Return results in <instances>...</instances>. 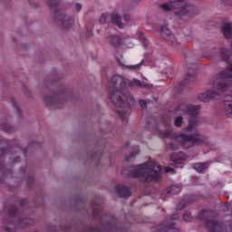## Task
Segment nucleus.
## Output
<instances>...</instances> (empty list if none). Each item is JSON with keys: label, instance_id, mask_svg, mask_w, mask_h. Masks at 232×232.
Listing matches in <instances>:
<instances>
[{"label": "nucleus", "instance_id": "obj_1", "mask_svg": "<svg viewBox=\"0 0 232 232\" xmlns=\"http://www.w3.org/2000/svg\"><path fill=\"white\" fill-rule=\"evenodd\" d=\"M160 8L165 13L173 12L174 17L181 21L186 17L188 19L195 17L198 14L197 6L188 0H169L160 5Z\"/></svg>", "mask_w": 232, "mask_h": 232}, {"label": "nucleus", "instance_id": "obj_2", "mask_svg": "<svg viewBox=\"0 0 232 232\" xmlns=\"http://www.w3.org/2000/svg\"><path fill=\"white\" fill-rule=\"evenodd\" d=\"M160 139H172V141L169 145V150L172 151L175 150H179V144L183 148H192L195 144H202L204 142V139L198 132L194 134H179L175 136L173 139V131L167 130H160Z\"/></svg>", "mask_w": 232, "mask_h": 232}, {"label": "nucleus", "instance_id": "obj_3", "mask_svg": "<svg viewBox=\"0 0 232 232\" xmlns=\"http://www.w3.org/2000/svg\"><path fill=\"white\" fill-rule=\"evenodd\" d=\"M161 171L162 168L157 161H147L132 168L130 175L141 179L142 182H152V180H160Z\"/></svg>", "mask_w": 232, "mask_h": 232}, {"label": "nucleus", "instance_id": "obj_4", "mask_svg": "<svg viewBox=\"0 0 232 232\" xmlns=\"http://www.w3.org/2000/svg\"><path fill=\"white\" fill-rule=\"evenodd\" d=\"M17 215V208L15 206H11L9 208V218H5L3 220V227L1 232H15V227H28V226L34 225V220L28 218H22L18 219L16 225L13 224L12 217Z\"/></svg>", "mask_w": 232, "mask_h": 232}, {"label": "nucleus", "instance_id": "obj_5", "mask_svg": "<svg viewBox=\"0 0 232 232\" xmlns=\"http://www.w3.org/2000/svg\"><path fill=\"white\" fill-rule=\"evenodd\" d=\"M59 0H48V5L55 23H57L63 30H68V28H72L73 26V18L70 15L64 14V12L57 7L59 6Z\"/></svg>", "mask_w": 232, "mask_h": 232}, {"label": "nucleus", "instance_id": "obj_6", "mask_svg": "<svg viewBox=\"0 0 232 232\" xmlns=\"http://www.w3.org/2000/svg\"><path fill=\"white\" fill-rule=\"evenodd\" d=\"M66 90L60 86L53 93V96H45L44 101L47 106H55L56 108H63V104L66 102Z\"/></svg>", "mask_w": 232, "mask_h": 232}, {"label": "nucleus", "instance_id": "obj_7", "mask_svg": "<svg viewBox=\"0 0 232 232\" xmlns=\"http://www.w3.org/2000/svg\"><path fill=\"white\" fill-rule=\"evenodd\" d=\"M126 89H111L110 100L114 106L122 107L124 104L129 103L131 101V97L128 96L125 92Z\"/></svg>", "mask_w": 232, "mask_h": 232}, {"label": "nucleus", "instance_id": "obj_8", "mask_svg": "<svg viewBox=\"0 0 232 232\" xmlns=\"http://www.w3.org/2000/svg\"><path fill=\"white\" fill-rule=\"evenodd\" d=\"M200 113L199 105H188L186 103H179L175 109L176 115H189L190 117H197Z\"/></svg>", "mask_w": 232, "mask_h": 232}, {"label": "nucleus", "instance_id": "obj_9", "mask_svg": "<svg viewBox=\"0 0 232 232\" xmlns=\"http://www.w3.org/2000/svg\"><path fill=\"white\" fill-rule=\"evenodd\" d=\"M160 35L162 39H164V41H167L168 44H170V46H179V43L177 40V37L175 36V34L171 33V31L169 30V28H168V26L166 25L161 26Z\"/></svg>", "mask_w": 232, "mask_h": 232}, {"label": "nucleus", "instance_id": "obj_10", "mask_svg": "<svg viewBox=\"0 0 232 232\" xmlns=\"http://www.w3.org/2000/svg\"><path fill=\"white\" fill-rule=\"evenodd\" d=\"M109 86L110 90H126L124 77L119 74L113 75L110 81Z\"/></svg>", "mask_w": 232, "mask_h": 232}, {"label": "nucleus", "instance_id": "obj_11", "mask_svg": "<svg viewBox=\"0 0 232 232\" xmlns=\"http://www.w3.org/2000/svg\"><path fill=\"white\" fill-rule=\"evenodd\" d=\"M116 194L118 195L119 198H128L131 197V190L128 187L118 186L116 188Z\"/></svg>", "mask_w": 232, "mask_h": 232}, {"label": "nucleus", "instance_id": "obj_12", "mask_svg": "<svg viewBox=\"0 0 232 232\" xmlns=\"http://www.w3.org/2000/svg\"><path fill=\"white\" fill-rule=\"evenodd\" d=\"M206 227L208 232H222V227L218 222L211 220V219H206Z\"/></svg>", "mask_w": 232, "mask_h": 232}, {"label": "nucleus", "instance_id": "obj_13", "mask_svg": "<svg viewBox=\"0 0 232 232\" xmlns=\"http://www.w3.org/2000/svg\"><path fill=\"white\" fill-rule=\"evenodd\" d=\"M157 232H179V228H176L175 224L171 222L169 225H160L157 227Z\"/></svg>", "mask_w": 232, "mask_h": 232}, {"label": "nucleus", "instance_id": "obj_14", "mask_svg": "<svg viewBox=\"0 0 232 232\" xmlns=\"http://www.w3.org/2000/svg\"><path fill=\"white\" fill-rule=\"evenodd\" d=\"M170 159L175 164H182L186 160V154L184 152L173 153Z\"/></svg>", "mask_w": 232, "mask_h": 232}, {"label": "nucleus", "instance_id": "obj_15", "mask_svg": "<svg viewBox=\"0 0 232 232\" xmlns=\"http://www.w3.org/2000/svg\"><path fill=\"white\" fill-rule=\"evenodd\" d=\"M110 43L114 48H121L124 44V38L115 35L111 38Z\"/></svg>", "mask_w": 232, "mask_h": 232}, {"label": "nucleus", "instance_id": "obj_16", "mask_svg": "<svg viewBox=\"0 0 232 232\" xmlns=\"http://www.w3.org/2000/svg\"><path fill=\"white\" fill-rule=\"evenodd\" d=\"M197 79V71H194L192 73H188L183 81L181 82L182 86H186V84H190V82H194Z\"/></svg>", "mask_w": 232, "mask_h": 232}, {"label": "nucleus", "instance_id": "obj_17", "mask_svg": "<svg viewBox=\"0 0 232 232\" xmlns=\"http://www.w3.org/2000/svg\"><path fill=\"white\" fill-rule=\"evenodd\" d=\"M111 20L112 24H115L116 26H118V28H124V24L121 21V18L119 14H111Z\"/></svg>", "mask_w": 232, "mask_h": 232}, {"label": "nucleus", "instance_id": "obj_18", "mask_svg": "<svg viewBox=\"0 0 232 232\" xmlns=\"http://www.w3.org/2000/svg\"><path fill=\"white\" fill-rule=\"evenodd\" d=\"M222 32L227 39H231V36H232L231 24H224L222 26Z\"/></svg>", "mask_w": 232, "mask_h": 232}, {"label": "nucleus", "instance_id": "obj_19", "mask_svg": "<svg viewBox=\"0 0 232 232\" xmlns=\"http://www.w3.org/2000/svg\"><path fill=\"white\" fill-rule=\"evenodd\" d=\"M192 168L198 171V173H202L205 169H208L209 168V164L208 162L204 163H195Z\"/></svg>", "mask_w": 232, "mask_h": 232}, {"label": "nucleus", "instance_id": "obj_20", "mask_svg": "<svg viewBox=\"0 0 232 232\" xmlns=\"http://www.w3.org/2000/svg\"><path fill=\"white\" fill-rule=\"evenodd\" d=\"M219 57L221 61L227 63L229 61V57H231V52H229L227 49H221L219 53Z\"/></svg>", "mask_w": 232, "mask_h": 232}, {"label": "nucleus", "instance_id": "obj_21", "mask_svg": "<svg viewBox=\"0 0 232 232\" xmlns=\"http://www.w3.org/2000/svg\"><path fill=\"white\" fill-rule=\"evenodd\" d=\"M200 120L198 118H194L190 120L187 127V131H191L195 128V126H198Z\"/></svg>", "mask_w": 232, "mask_h": 232}, {"label": "nucleus", "instance_id": "obj_22", "mask_svg": "<svg viewBox=\"0 0 232 232\" xmlns=\"http://www.w3.org/2000/svg\"><path fill=\"white\" fill-rule=\"evenodd\" d=\"M181 188L177 185H172L168 190L167 193H170V195H179L180 193Z\"/></svg>", "mask_w": 232, "mask_h": 232}, {"label": "nucleus", "instance_id": "obj_23", "mask_svg": "<svg viewBox=\"0 0 232 232\" xmlns=\"http://www.w3.org/2000/svg\"><path fill=\"white\" fill-rule=\"evenodd\" d=\"M140 66H142V62L135 65H124V68L130 72H137L140 70Z\"/></svg>", "mask_w": 232, "mask_h": 232}, {"label": "nucleus", "instance_id": "obj_24", "mask_svg": "<svg viewBox=\"0 0 232 232\" xmlns=\"http://www.w3.org/2000/svg\"><path fill=\"white\" fill-rule=\"evenodd\" d=\"M0 128L3 130V131H5V133H14L15 130V129H14V127L10 126L8 123L1 125Z\"/></svg>", "mask_w": 232, "mask_h": 232}, {"label": "nucleus", "instance_id": "obj_25", "mask_svg": "<svg viewBox=\"0 0 232 232\" xmlns=\"http://www.w3.org/2000/svg\"><path fill=\"white\" fill-rule=\"evenodd\" d=\"M132 84L134 86H138V88H151V85L150 84H145L143 82H141L139 80H133L132 81Z\"/></svg>", "mask_w": 232, "mask_h": 232}, {"label": "nucleus", "instance_id": "obj_26", "mask_svg": "<svg viewBox=\"0 0 232 232\" xmlns=\"http://www.w3.org/2000/svg\"><path fill=\"white\" fill-rule=\"evenodd\" d=\"M182 122H184V119L182 118V116H178L174 120V126H176L177 128H180V126H182Z\"/></svg>", "mask_w": 232, "mask_h": 232}, {"label": "nucleus", "instance_id": "obj_27", "mask_svg": "<svg viewBox=\"0 0 232 232\" xmlns=\"http://www.w3.org/2000/svg\"><path fill=\"white\" fill-rule=\"evenodd\" d=\"M192 217H191V213L189 212H185L183 215V220L185 222H191Z\"/></svg>", "mask_w": 232, "mask_h": 232}, {"label": "nucleus", "instance_id": "obj_28", "mask_svg": "<svg viewBox=\"0 0 232 232\" xmlns=\"http://www.w3.org/2000/svg\"><path fill=\"white\" fill-rule=\"evenodd\" d=\"M139 37H140V39H141V41H143V43H144V44H146V46H148V44H150V43L146 40V36L144 35L143 33H140Z\"/></svg>", "mask_w": 232, "mask_h": 232}, {"label": "nucleus", "instance_id": "obj_29", "mask_svg": "<svg viewBox=\"0 0 232 232\" xmlns=\"http://www.w3.org/2000/svg\"><path fill=\"white\" fill-rule=\"evenodd\" d=\"M11 102H12L14 108H15V110L17 111V112L21 113V109H19V107L17 106V102L15 101V99H12Z\"/></svg>", "mask_w": 232, "mask_h": 232}, {"label": "nucleus", "instance_id": "obj_30", "mask_svg": "<svg viewBox=\"0 0 232 232\" xmlns=\"http://www.w3.org/2000/svg\"><path fill=\"white\" fill-rule=\"evenodd\" d=\"M136 155H139V152L138 151H132L130 152V156H126L125 157V160H130V159H131V157H136Z\"/></svg>", "mask_w": 232, "mask_h": 232}, {"label": "nucleus", "instance_id": "obj_31", "mask_svg": "<svg viewBox=\"0 0 232 232\" xmlns=\"http://www.w3.org/2000/svg\"><path fill=\"white\" fill-rule=\"evenodd\" d=\"M108 19V14H102V16L99 19V22L102 24L106 23V20Z\"/></svg>", "mask_w": 232, "mask_h": 232}, {"label": "nucleus", "instance_id": "obj_32", "mask_svg": "<svg viewBox=\"0 0 232 232\" xmlns=\"http://www.w3.org/2000/svg\"><path fill=\"white\" fill-rule=\"evenodd\" d=\"M139 104L141 108H148V102L144 100H140Z\"/></svg>", "mask_w": 232, "mask_h": 232}, {"label": "nucleus", "instance_id": "obj_33", "mask_svg": "<svg viewBox=\"0 0 232 232\" xmlns=\"http://www.w3.org/2000/svg\"><path fill=\"white\" fill-rule=\"evenodd\" d=\"M74 8H75L76 12H81V10H82V5L75 4Z\"/></svg>", "mask_w": 232, "mask_h": 232}, {"label": "nucleus", "instance_id": "obj_34", "mask_svg": "<svg viewBox=\"0 0 232 232\" xmlns=\"http://www.w3.org/2000/svg\"><path fill=\"white\" fill-rule=\"evenodd\" d=\"M165 171L166 173H175V169H172L171 167H166Z\"/></svg>", "mask_w": 232, "mask_h": 232}, {"label": "nucleus", "instance_id": "obj_35", "mask_svg": "<svg viewBox=\"0 0 232 232\" xmlns=\"http://www.w3.org/2000/svg\"><path fill=\"white\" fill-rule=\"evenodd\" d=\"M123 18H124V21L128 22V21H130V19H131V16H130V14H125L123 15Z\"/></svg>", "mask_w": 232, "mask_h": 232}, {"label": "nucleus", "instance_id": "obj_36", "mask_svg": "<svg viewBox=\"0 0 232 232\" xmlns=\"http://www.w3.org/2000/svg\"><path fill=\"white\" fill-rule=\"evenodd\" d=\"M118 113H119L120 117H121V119H124V117H126V113L125 112L118 111Z\"/></svg>", "mask_w": 232, "mask_h": 232}, {"label": "nucleus", "instance_id": "obj_37", "mask_svg": "<svg viewBox=\"0 0 232 232\" xmlns=\"http://www.w3.org/2000/svg\"><path fill=\"white\" fill-rule=\"evenodd\" d=\"M224 5H232V0H223Z\"/></svg>", "mask_w": 232, "mask_h": 232}, {"label": "nucleus", "instance_id": "obj_38", "mask_svg": "<svg viewBox=\"0 0 232 232\" xmlns=\"http://www.w3.org/2000/svg\"><path fill=\"white\" fill-rule=\"evenodd\" d=\"M89 232H101L99 228H92Z\"/></svg>", "mask_w": 232, "mask_h": 232}, {"label": "nucleus", "instance_id": "obj_39", "mask_svg": "<svg viewBox=\"0 0 232 232\" xmlns=\"http://www.w3.org/2000/svg\"><path fill=\"white\" fill-rule=\"evenodd\" d=\"M20 204H21V206H26L27 201L23 199V200H21Z\"/></svg>", "mask_w": 232, "mask_h": 232}, {"label": "nucleus", "instance_id": "obj_40", "mask_svg": "<svg viewBox=\"0 0 232 232\" xmlns=\"http://www.w3.org/2000/svg\"><path fill=\"white\" fill-rule=\"evenodd\" d=\"M5 153H6V150H4V149H1V151H0V157H1V155H4Z\"/></svg>", "mask_w": 232, "mask_h": 232}, {"label": "nucleus", "instance_id": "obj_41", "mask_svg": "<svg viewBox=\"0 0 232 232\" xmlns=\"http://www.w3.org/2000/svg\"><path fill=\"white\" fill-rule=\"evenodd\" d=\"M183 208H186V206H183L182 208H180V205L177 206V209H182Z\"/></svg>", "mask_w": 232, "mask_h": 232}, {"label": "nucleus", "instance_id": "obj_42", "mask_svg": "<svg viewBox=\"0 0 232 232\" xmlns=\"http://www.w3.org/2000/svg\"><path fill=\"white\" fill-rule=\"evenodd\" d=\"M25 95H26L27 97H30V95H31L30 92L27 91V92H25Z\"/></svg>", "mask_w": 232, "mask_h": 232}, {"label": "nucleus", "instance_id": "obj_43", "mask_svg": "<svg viewBox=\"0 0 232 232\" xmlns=\"http://www.w3.org/2000/svg\"><path fill=\"white\" fill-rule=\"evenodd\" d=\"M208 213H209V212H205L204 217H208Z\"/></svg>", "mask_w": 232, "mask_h": 232}, {"label": "nucleus", "instance_id": "obj_44", "mask_svg": "<svg viewBox=\"0 0 232 232\" xmlns=\"http://www.w3.org/2000/svg\"><path fill=\"white\" fill-rule=\"evenodd\" d=\"M188 55H192L191 52H188Z\"/></svg>", "mask_w": 232, "mask_h": 232}, {"label": "nucleus", "instance_id": "obj_45", "mask_svg": "<svg viewBox=\"0 0 232 232\" xmlns=\"http://www.w3.org/2000/svg\"><path fill=\"white\" fill-rule=\"evenodd\" d=\"M168 70H169V72H171V68H169Z\"/></svg>", "mask_w": 232, "mask_h": 232}, {"label": "nucleus", "instance_id": "obj_46", "mask_svg": "<svg viewBox=\"0 0 232 232\" xmlns=\"http://www.w3.org/2000/svg\"><path fill=\"white\" fill-rule=\"evenodd\" d=\"M185 58L188 59V55H185Z\"/></svg>", "mask_w": 232, "mask_h": 232}]
</instances>
